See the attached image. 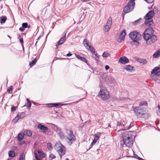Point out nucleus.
I'll use <instances>...</instances> for the list:
<instances>
[{
  "label": "nucleus",
  "mask_w": 160,
  "mask_h": 160,
  "mask_svg": "<svg viewBox=\"0 0 160 160\" xmlns=\"http://www.w3.org/2000/svg\"><path fill=\"white\" fill-rule=\"evenodd\" d=\"M129 36L133 42H137L138 44L139 43L138 41L140 40L141 38V35L140 33L138 32L134 31L130 32Z\"/></svg>",
  "instance_id": "obj_7"
},
{
  "label": "nucleus",
  "mask_w": 160,
  "mask_h": 160,
  "mask_svg": "<svg viewBox=\"0 0 160 160\" xmlns=\"http://www.w3.org/2000/svg\"><path fill=\"white\" fill-rule=\"evenodd\" d=\"M135 0H129L123 8V11L125 13H129L133 10L135 4Z\"/></svg>",
  "instance_id": "obj_5"
},
{
  "label": "nucleus",
  "mask_w": 160,
  "mask_h": 160,
  "mask_svg": "<svg viewBox=\"0 0 160 160\" xmlns=\"http://www.w3.org/2000/svg\"><path fill=\"white\" fill-rule=\"evenodd\" d=\"M131 132H126L122 135L123 140L124 144L128 147H131L133 144V142L132 140V135Z\"/></svg>",
  "instance_id": "obj_3"
},
{
  "label": "nucleus",
  "mask_w": 160,
  "mask_h": 160,
  "mask_svg": "<svg viewBox=\"0 0 160 160\" xmlns=\"http://www.w3.org/2000/svg\"><path fill=\"white\" fill-rule=\"evenodd\" d=\"M9 155L12 157H14L15 156L14 152L13 151H10L9 153Z\"/></svg>",
  "instance_id": "obj_32"
},
{
  "label": "nucleus",
  "mask_w": 160,
  "mask_h": 160,
  "mask_svg": "<svg viewBox=\"0 0 160 160\" xmlns=\"http://www.w3.org/2000/svg\"><path fill=\"white\" fill-rule=\"evenodd\" d=\"M151 72L155 75L159 76L160 75V68H159L156 67L152 70Z\"/></svg>",
  "instance_id": "obj_13"
},
{
  "label": "nucleus",
  "mask_w": 160,
  "mask_h": 160,
  "mask_svg": "<svg viewBox=\"0 0 160 160\" xmlns=\"http://www.w3.org/2000/svg\"><path fill=\"white\" fill-rule=\"evenodd\" d=\"M154 14L153 11H149L144 16V18L145 20L144 23L147 26H150V28H147L143 33V37L150 36L154 35L153 30L151 25L153 23V20L152 18L153 17Z\"/></svg>",
  "instance_id": "obj_1"
},
{
  "label": "nucleus",
  "mask_w": 160,
  "mask_h": 160,
  "mask_svg": "<svg viewBox=\"0 0 160 160\" xmlns=\"http://www.w3.org/2000/svg\"><path fill=\"white\" fill-rule=\"evenodd\" d=\"M119 62L122 64H126L129 62V60L127 58L124 56L120 58L119 60Z\"/></svg>",
  "instance_id": "obj_14"
},
{
  "label": "nucleus",
  "mask_w": 160,
  "mask_h": 160,
  "mask_svg": "<svg viewBox=\"0 0 160 160\" xmlns=\"http://www.w3.org/2000/svg\"><path fill=\"white\" fill-rule=\"evenodd\" d=\"M37 128L38 129H39L40 132L43 133H45L46 132L48 129V128L45 127L44 125H42L41 124H38Z\"/></svg>",
  "instance_id": "obj_10"
},
{
  "label": "nucleus",
  "mask_w": 160,
  "mask_h": 160,
  "mask_svg": "<svg viewBox=\"0 0 160 160\" xmlns=\"http://www.w3.org/2000/svg\"><path fill=\"white\" fill-rule=\"evenodd\" d=\"M148 3H150L153 2V0H144Z\"/></svg>",
  "instance_id": "obj_44"
},
{
  "label": "nucleus",
  "mask_w": 160,
  "mask_h": 160,
  "mask_svg": "<svg viewBox=\"0 0 160 160\" xmlns=\"http://www.w3.org/2000/svg\"><path fill=\"white\" fill-rule=\"evenodd\" d=\"M99 95L103 100H106L110 97L109 93L105 88H101L99 93Z\"/></svg>",
  "instance_id": "obj_6"
},
{
  "label": "nucleus",
  "mask_w": 160,
  "mask_h": 160,
  "mask_svg": "<svg viewBox=\"0 0 160 160\" xmlns=\"http://www.w3.org/2000/svg\"><path fill=\"white\" fill-rule=\"evenodd\" d=\"M94 54V55H95V57H99V55L97 53H95Z\"/></svg>",
  "instance_id": "obj_52"
},
{
  "label": "nucleus",
  "mask_w": 160,
  "mask_h": 160,
  "mask_svg": "<svg viewBox=\"0 0 160 160\" xmlns=\"http://www.w3.org/2000/svg\"><path fill=\"white\" fill-rule=\"evenodd\" d=\"M138 61L139 63H142L143 64H145L147 63L146 60L144 59L138 58Z\"/></svg>",
  "instance_id": "obj_23"
},
{
  "label": "nucleus",
  "mask_w": 160,
  "mask_h": 160,
  "mask_svg": "<svg viewBox=\"0 0 160 160\" xmlns=\"http://www.w3.org/2000/svg\"><path fill=\"white\" fill-rule=\"evenodd\" d=\"M24 143V142H23V141H21L19 142V144L20 145H22Z\"/></svg>",
  "instance_id": "obj_54"
},
{
  "label": "nucleus",
  "mask_w": 160,
  "mask_h": 160,
  "mask_svg": "<svg viewBox=\"0 0 160 160\" xmlns=\"http://www.w3.org/2000/svg\"><path fill=\"white\" fill-rule=\"evenodd\" d=\"M108 79L109 81H111V82L114 83L115 81V80L114 78L111 76H109L108 77Z\"/></svg>",
  "instance_id": "obj_31"
},
{
  "label": "nucleus",
  "mask_w": 160,
  "mask_h": 160,
  "mask_svg": "<svg viewBox=\"0 0 160 160\" xmlns=\"http://www.w3.org/2000/svg\"><path fill=\"white\" fill-rule=\"evenodd\" d=\"M38 153L40 154L41 153H42V152L41 151H39V150H38Z\"/></svg>",
  "instance_id": "obj_60"
},
{
  "label": "nucleus",
  "mask_w": 160,
  "mask_h": 160,
  "mask_svg": "<svg viewBox=\"0 0 160 160\" xmlns=\"http://www.w3.org/2000/svg\"><path fill=\"white\" fill-rule=\"evenodd\" d=\"M133 67L130 65H127L124 68L125 69L129 72H131L133 69Z\"/></svg>",
  "instance_id": "obj_20"
},
{
  "label": "nucleus",
  "mask_w": 160,
  "mask_h": 160,
  "mask_svg": "<svg viewBox=\"0 0 160 160\" xmlns=\"http://www.w3.org/2000/svg\"><path fill=\"white\" fill-rule=\"evenodd\" d=\"M27 102H31L30 100L28 99V98H27Z\"/></svg>",
  "instance_id": "obj_61"
},
{
  "label": "nucleus",
  "mask_w": 160,
  "mask_h": 160,
  "mask_svg": "<svg viewBox=\"0 0 160 160\" xmlns=\"http://www.w3.org/2000/svg\"><path fill=\"white\" fill-rule=\"evenodd\" d=\"M109 53L107 52H104L102 54V56L103 57L107 58L109 55Z\"/></svg>",
  "instance_id": "obj_35"
},
{
  "label": "nucleus",
  "mask_w": 160,
  "mask_h": 160,
  "mask_svg": "<svg viewBox=\"0 0 160 160\" xmlns=\"http://www.w3.org/2000/svg\"><path fill=\"white\" fill-rule=\"evenodd\" d=\"M19 30L21 31L22 32H23L24 30V29L22 28V27H21L19 29Z\"/></svg>",
  "instance_id": "obj_51"
},
{
  "label": "nucleus",
  "mask_w": 160,
  "mask_h": 160,
  "mask_svg": "<svg viewBox=\"0 0 160 160\" xmlns=\"http://www.w3.org/2000/svg\"><path fill=\"white\" fill-rule=\"evenodd\" d=\"M72 138L67 139L68 144L70 145H71L75 141L76 138L75 136L74 135H72Z\"/></svg>",
  "instance_id": "obj_16"
},
{
  "label": "nucleus",
  "mask_w": 160,
  "mask_h": 160,
  "mask_svg": "<svg viewBox=\"0 0 160 160\" xmlns=\"http://www.w3.org/2000/svg\"><path fill=\"white\" fill-rule=\"evenodd\" d=\"M76 55V57L78 59L81 60V61H83L84 62H87V60L85 58L83 57L80 56L79 55Z\"/></svg>",
  "instance_id": "obj_18"
},
{
  "label": "nucleus",
  "mask_w": 160,
  "mask_h": 160,
  "mask_svg": "<svg viewBox=\"0 0 160 160\" xmlns=\"http://www.w3.org/2000/svg\"><path fill=\"white\" fill-rule=\"evenodd\" d=\"M62 104L59 103H53V107H56L57 106H62Z\"/></svg>",
  "instance_id": "obj_39"
},
{
  "label": "nucleus",
  "mask_w": 160,
  "mask_h": 160,
  "mask_svg": "<svg viewBox=\"0 0 160 160\" xmlns=\"http://www.w3.org/2000/svg\"><path fill=\"white\" fill-rule=\"evenodd\" d=\"M81 1L82 2H87L88 1H89V0H81Z\"/></svg>",
  "instance_id": "obj_59"
},
{
  "label": "nucleus",
  "mask_w": 160,
  "mask_h": 160,
  "mask_svg": "<svg viewBox=\"0 0 160 160\" xmlns=\"http://www.w3.org/2000/svg\"><path fill=\"white\" fill-rule=\"evenodd\" d=\"M7 19V18L6 16H2L0 17V23L2 25L5 22Z\"/></svg>",
  "instance_id": "obj_17"
},
{
  "label": "nucleus",
  "mask_w": 160,
  "mask_h": 160,
  "mask_svg": "<svg viewBox=\"0 0 160 160\" xmlns=\"http://www.w3.org/2000/svg\"><path fill=\"white\" fill-rule=\"evenodd\" d=\"M27 106H28L29 108H30L31 106V102H27Z\"/></svg>",
  "instance_id": "obj_45"
},
{
  "label": "nucleus",
  "mask_w": 160,
  "mask_h": 160,
  "mask_svg": "<svg viewBox=\"0 0 160 160\" xmlns=\"http://www.w3.org/2000/svg\"><path fill=\"white\" fill-rule=\"evenodd\" d=\"M96 142H95L94 140H93V141L92 142V143L91 144H92L93 145Z\"/></svg>",
  "instance_id": "obj_57"
},
{
  "label": "nucleus",
  "mask_w": 160,
  "mask_h": 160,
  "mask_svg": "<svg viewBox=\"0 0 160 160\" xmlns=\"http://www.w3.org/2000/svg\"><path fill=\"white\" fill-rule=\"evenodd\" d=\"M151 77L152 79L155 81H157L158 80V76L156 75H155L153 73H151Z\"/></svg>",
  "instance_id": "obj_21"
},
{
  "label": "nucleus",
  "mask_w": 160,
  "mask_h": 160,
  "mask_svg": "<svg viewBox=\"0 0 160 160\" xmlns=\"http://www.w3.org/2000/svg\"><path fill=\"white\" fill-rule=\"evenodd\" d=\"M88 49H89L90 50L93 55L95 53V50L93 47L91 46L90 48H89Z\"/></svg>",
  "instance_id": "obj_37"
},
{
  "label": "nucleus",
  "mask_w": 160,
  "mask_h": 160,
  "mask_svg": "<svg viewBox=\"0 0 160 160\" xmlns=\"http://www.w3.org/2000/svg\"><path fill=\"white\" fill-rule=\"evenodd\" d=\"M93 146V145L92 144H91L90 145V148L89 149L91 148Z\"/></svg>",
  "instance_id": "obj_63"
},
{
  "label": "nucleus",
  "mask_w": 160,
  "mask_h": 160,
  "mask_svg": "<svg viewBox=\"0 0 160 160\" xmlns=\"http://www.w3.org/2000/svg\"><path fill=\"white\" fill-rule=\"evenodd\" d=\"M22 26L23 28H29V26L28 27V25L27 23H23L22 24Z\"/></svg>",
  "instance_id": "obj_36"
},
{
  "label": "nucleus",
  "mask_w": 160,
  "mask_h": 160,
  "mask_svg": "<svg viewBox=\"0 0 160 160\" xmlns=\"http://www.w3.org/2000/svg\"><path fill=\"white\" fill-rule=\"evenodd\" d=\"M34 155L35 156V158L36 159H37V160H40L38 158L37 153L36 152H34Z\"/></svg>",
  "instance_id": "obj_47"
},
{
  "label": "nucleus",
  "mask_w": 160,
  "mask_h": 160,
  "mask_svg": "<svg viewBox=\"0 0 160 160\" xmlns=\"http://www.w3.org/2000/svg\"><path fill=\"white\" fill-rule=\"evenodd\" d=\"M8 160H15L13 158H10V159H8Z\"/></svg>",
  "instance_id": "obj_64"
},
{
  "label": "nucleus",
  "mask_w": 160,
  "mask_h": 160,
  "mask_svg": "<svg viewBox=\"0 0 160 160\" xmlns=\"http://www.w3.org/2000/svg\"><path fill=\"white\" fill-rule=\"evenodd\" d=\"M72 55V54L71 53H68L67 54V56L69 57L71 56Z\"/></svg>",
  "instance_id": "obj_56"
},
{
  "label": "nucleus",
  "mask_w": 160,
  "mask_h": 160,
  "mask_svg": "<svg viewBox=\"0 0 160 160\" xmlns=\"http://www.w3.org/2000/svg\"><path fill=\"white\" fill-rule=\"evenodd\" d=\"M24 133L25 135H26L28 136H31L32 134V132L29 130L24 131Z\"/></svg>",
  "instance_id": "obj_28"
},
{
  "label": "nucleus",
  "mask_w": 160,
  "mask_h": 160,
  "mask_svg": "<svg viewBox=\"0 0 160 160\" xmlns=\"http://www.w3.org/2000/svg\"><path fill=\"white\" fill-rule=\"evenodd\" d=\"M66 34H65L62 38H61L58 43L56 45V46L58 47L59 45L63 44L66 40Z\"/></svg>",
  "instance_id": "obj_12"
},
{
  "label": "nucleus",
  "mask_w": 160,
  "mask_h": 160,
  "mask_svg": "<svg viewBox=\"0 0 160 160\" xmlns=\"http://www.w3.org/2000/svg\"><path fill=\"white\" fill-rule=\"evenodd\" d=\"M101 133H98V134H94V140L96 142L99 139L101 136Z\"/></svg>",
  "instance_id": "obj_19"
},
{
  "label": "nucleus",
  "mask_w": 160,
  "mask_h": 160,
  "mask_svg": "<svg viewBox=\"0 0 160 160\" xmlns=\"http://www.w3.org/2000/svg\"><path fill=\"white\" fill-rule=\"evenodd\" d=\"M105 68L106 70H108L109 68V67L108 65H107L105 66Z\"/></svg>",
  "instance_id": "obj_50"
},
{
  "label": "nucleus",
  "mask_w": 160,
  "mask_h": 160,
  "mask_svg": "<svg viewBox=\"0 0 160 160\" xmlns=\"http://www.w3.org/2000/svg\"><path fill=\"white\" fill-rule=\"evenodd\" d=\"M58 135L61 139H63L65 138V136L64 135V134L62 132H59L58 133Z\"/></svg>",
  "instance_id": "obj_25"
},
{
  "label": "nucleus",
  "mask_w": 160,
  "mask_h": 160,
  "mask_svg": "<svg viewBox=\"0 0 160 160\" xmlns=\"http://www.w3.org/2000/svg\"><path fill=\"white\" fill-rule=\"evenodd\" d=\"M95 58V60L96 62L98 63L99 61V57H94Z\"/></svg>",
  "instance_id": "obj_43"
},
{
  "label": "nucleus",
  "mask_w": 160,
  "mask_h": 160,
  "mask_svg": "<svg viewBox=\"0 0 160 160\" xmlns=\"http://www.w3.org/2000/svg\"><path fill=\"white\" fill-rule=\"evenodd\" d=\"M20 118L21 119H23L25 115V113L24 112H22L18 114Z\"/></svg>",
  "instance_id": "obj_27"
},
{
  "label": "nucleus",
  "mask_w": 160,
  "mask_h": 160,
  "mask_svg": "<svg viewBox=\"0 0 160 160\" xmlns=\"http://www.w3.org/2000/svg\"><path fill=\"white\" fill-rule=\"evenodd\" d=\"M88 40L87 39H84L83 43L86 48L88 49L89 48H90L91 44L90 43L88 42Z\"/></svg>",
  "instance_id": "obj_15"
},
{
  "label": "nucleus",
  "mask_w": 160,
  "mask_h": 160,
  "mask_svg": "<svg viewBox=\"0 0 160 160\" xmlns=\"http://www.w3.org/2000/svg\"><path fill=\"white\" fill-rule=\"evenodd\" d=\"M20 41L21 43H23V39L22 38H21L20 40Z\"/></svg>",
  "instance_id": "obj_53"
},
{
  "label": "nucleus",
  "mask_w": 160,
  "mask_h": 160,
  "mask_svg": "<svg viewBox=\"0 0 160 160\" xmlns=\"http://www.w3.org/2000/svg\"><path fill=\"white\" fill-rule=\"evenodd\" d=\"M158 109L157 111V113L158 116H160V106H158Z\"/></svg>",
  "instance_id": "obj_41"
},
{
  "label": "nucleus",
  "mask_w": 160,
  "mask_h": 160,
  "mask_svg": "<svg viewBox=\"0 0 160 160\" xmlns=\"http://www.w3.org/2000/svg\"><path fill=\"white\" fill-rule=\"evenodd\" d=\"M12 86H10L9 88L8 89V92H10L11 91H12Z\"/></svg>",
  "instance_id": "obj_46"
},
{
  "label": "nucleus",
  "mask_w": 160,
  "mask_h": 160,
  "mask_svg": "<svg viewBox=\"0 0 160 160\" xmlns=\"http://www.w3.org/2000/svg\"><path fill=\"white\" fill-rule=\"evenodd\" d=\"M143 38L146 42L148 44H151L155 42L157 38L155 35H152L150 36L144 37Z\"/></svg>",
  "instance_id": "obj_8"
},
{
  "label": "nucleus",
  "mask_w": 160,
  "mask_h": 160,
  "mask_svg": "<svg viewBox=\"0 0 160 160\" xmlns=\"http://www.w3.org/2000/svg\"><path fill=\"white\" fill-rule=\"evenodd\" d=\"M11 111H15L16 110V107L14 106H12L11 108Z\"/></svg>",
  "instance_id": "obj_42"
},
{
  "label": "nucleus",
  "mask_w": 160,
  "mask_h": 160,
  "mask_svg": "<svg viewBox=\"0 0 160 160\" xmlns=\"http://www.w3.org/2000/svg\"><path fill=\"white\" fill-rule=\"evenodd\" d=\"M102 75L103 76L102 77V78H104H104L105 77V75L104 74Z\"/></svg>",
  "instance_id": "obj_62"
},
{
  "label": "nucleus",
  "mask_w": 160,
  "mask_h": 160,
  "mask_svg": "<svg viewBox=\"0 0 160 160\" xmlns=\"http://www.w3.org/2000/svg\"><path fill=\"white\" fill-rule=\"evenodd\" d=\"M54 148L58 152L61 158L65 154V149L64 147L59 142H57L54 146Z\"/></svg>",
  "instance_id": "obj_4"
},
{
  "label": "nucleus",
  "mask_w": 160,
  "mask_h": 160,
  "mask_svg": "<svg viewBox=\"0 0 160 160\" xmlns=\"http://www.w3.org/2000/svg\"><path fill=\"white\" fill-rule=\"evenodd\" d=\"M40 156L42 158H44L45 157L44 154L42 152L40 154H39Z\"/></svg>",
  "instance_id": "obj_48"
},
{
  "label": "nucleus",
  "mask_w": 160,
  "mask_h": 160,
  "mask_svg": "<svg viewBox=\"0 0 160 160\" xmlns=\"http://www.w3.org/2000/svg\"><path fill=\"white\" fill-rule=\"evenodd\" d=\"M68 136L67 137L66 139H69L72 138V135H74L73 132L71 131H69V132H68Z\"/></svg>",
  "instance_id": "obj_22"
},
{
  "label": "nucleus",
  "mask_w": 160,
  "mask_h": 160,
  "mask_svg": "<svg viewBox=\"0 0 160 160\" xmlns=\"http://www.w3.org/2000/svg\"><path fill=\"white\" fill-rule=\"evenodd\" d=\"M56 157L55 155L52 154H50L49 157V160H52L53 159L55 158Z\"/></svg>",
  "instance_id": "obj_30"
},
{
  "label": "nucleus",
  "mask_w": 160,
  "mask_h": 160,
  "mask_svg": "<svg viewBox=\"0 0 160 160\" xmlns=\"http://www.w3.org/2000/svg\"><path fill=\"white\" fill-rule=\"evenodd\" d=\"M141 20V18H139L137 20H136L135 22H139L140 20Z\"/></svg>",
  "instance_id": "obj_58"
},
{
  "label": "nucleus",
  "mask_w": 160,
  "mask_h": 160,
  "mask_svg": "<svg viewBox=\"0 0 160 160\" xmlns=\"http://www.w3.org/2000/svg\"><path fill=\"white\" fill-rule=\"evenodd\" d=\"M37 62V60L36 59H34L31 62L29 63V65L30 67H32L35 65Z\"/></svg>",
  "instance_id": "obj_24"
},
{
  "label": "nucleus",
  "mask_w": 160,
  "mask_h": 160,
  "mask_svg": "<svg viewBox=\"0 0 160 160\" xmlns=\"http://www.w3.org/2000/svg\"><path fill=\"white\" fill-rule=\"evenodd\" d=\"M23 135L22 133H19L18 135V139L19 141H21L23 139Z\"/></svg>",
  "instance_id": "obj_26"
},
{
  "label": "nucleus",
  "mask_w": 160,
  "mask_h": 160,
  "mask_svg": "<svg viewBox=\"0 0 160 160\" xmlns=\"http://www.w3.org/2000/svg\"><path fill=\"white\" fill-rule=\"evenodd\" d=\"M48 105V107H53V103H49Z\"/></svg>",
  "instance_id": "obj_49"
},
{
  "label": "nucleus",
  "mask_w": 160,
  "mask_h": 160,
  "mask_svg": "<svg viewBox=\"0 0 160 160\" xmlns=\"http://www.w3.org/2000/svg\"><path fill=\"white\" fill-rule=\"evenodd\" d=\"M147 104V103L146 101H143L142 102H140L139 104L140 106L146 105Z\"/></svg>",
  "instance_id": "obj_40"
},
{
  "label": "nucleus",
  "mask_w": 160,
  "mask_h": 160,
  "mask_svg": "<svg viewBox=\"0 0 160 160\" xmlns=\"http://www.w3.org/2000/svg\"><path fill=\"white\" fill-rule=\"evenodd\" d=\"M19 160H25V156L23 153L22 154L20 157Z\"/></svg>",
  "instance_id": "obj_33"
},
{
  "label": "nucleus",
  "mask_w": 160,
  "mask_h": 160,
  "mask_svg": "<svg viewBox=\"0 0 160 160\" xmlns=\"http://www.w3.org/2000/svg\"><path fill=\"white\" fill-rule=\"evenodd\" d=\"M20 119H21L20 118L18 115H17V116L14 119H13L12 122H15Z\"/></svg>",
  "instance_id": "obj_34"
},
{
  "label": "nucleus",
  "mask_w": 160,
  "mask_h": 160,
  "mask_svg": "<svg viewBox=\"0 0 160 160\" xmlns=\"http://www.w3.org/2000/svg\"><path fill=\"white\" fill-rule=\"evenodd\" d=\"M126 34L125 30H124L120 33L119 38L118 40V41L119 42H121L122 40L124 39V37Z\"/></svg>",
  "instance_id": "obj_11"
},
{
  "label": "nucleus",
  "mask_w": 160,
  "mask_h": 160,
  "mask_svg": "<svg viewBox=\"0 0 160 160\" xmlns=\"http://www.w3.org/2000/svg\"><path fill=\"white\" fill-rule=\"evenodd\" d=\"M160 55V51H158L157 52H155L153 55V56L154 58H156L158 57Z\"/></svg>",
  "instance_id": "obj_29"
},
{
  "label": "nucleus",
  "mask_w": 160,
  "mask_h": 160,
  "mask_svg": "<svg viewBox=\"0 0 160 160\" xmlns=\"http://www.w3.org/2000/svg\"><path fill=\"white\" fill-rule=\"evenodd\" d=\"M117 125L119 126L121 124V123L120 122H117Z\"/></svg>",
  "instance_id": "obj_55"
},
{
  "label": "nucleus",
  "mask_w": 160,
  "mask_h": 160,
  "mask_svg": "<svg viewBox=\"0 0 160 160\" xmlns=\"http://www.w3.org/2000/svg\"><path fill=\"white\" fill-rule=\"evenodd\" d=\"M133 110L134 113L138 118L146 119L148 117V111L146 108L136 107H134Z\"/></svg>",
  "instance_id": "obj_2"
},
{
  "label": "nucleus",
  "mask_w": 160,
  "mask_h": 160,
  "mask_svg": "<svg viewBox=\"0 0 160 160\" xmlns=\"http://www.w3.org/2000/svg\"><path fill=\"white\" fill-rule=\"evenodd\" d=\"M112 24V19L111 17H110L108 20L106 25H105L104 27V30L105 32H108Z\"/></svg>",
  "instance_id": "obj_9"
},
{
  "label": "nucleus",
  "mask_w": 160,
  "mask_h": 160,
  "mask_svg": "<svg viewBox=\"0 0 160 160\" xmlns=\"http://www.w3.org/2000/svg\"><path fill=\"white\" fill-rule=\"evenodd\" d=\"M47 147L48 148V149L49 150H51L52 148V146L51 144L50 143H48L47 144Z\"/></svg>",
  "instance_id": "obj_38"
}]
</instances>
